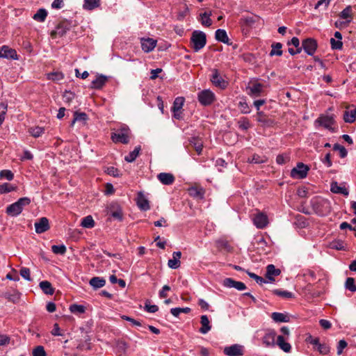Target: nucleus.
Returning a JSON list of instances; mask_svg holds the SVG:
<instances>
[{"label":"nucleus","mask_w":356,"mask_h":356,"mask_svg":"<svg viewBox=\"0 0 356 356\" xmlns=\"http://www.w3.org/2000/svg\"><path fill=\"white\" fill-rule=\"evenodd\" d=\"M30 203V198L26 197H21L17 202L7 207L6 213L10 216H17L22 213L24 207L29 205Z\"/></svg>","instance_id":"f257e3e1"},{"label":"nucleus","mask_w":356,"mask_h":356,"mask_svg":"<svg viewBox=\"0 0 356 356\" xmlns=\"http://www.w3.org/2000/svg\"><path fill=\"white\" fill-rule=\"evenodd\" d=\"M191 41L193 50L197 52L205 46L207 43L206 34L200 31H195L192 33Z\"/></svg>","instance_id":"f03ea898"},{"label":"nucleus","mask_w":356,"mask_h":356,"mask_svg":"<svg viewBox=\"0 0 356 356\" xmlns=\"http://www.w3.org/2000/svg\"><path fill=\"white\" fill-rule=\"evenodd\" d=\"M130 131L128 127H124L118 129L115 133L111 135L112 140L115 143H120L122 144H127L129 142Z\"/></svg>","instance_id":"7ed1b4c3"},{"label":"nucleus","mask_w":356,"mask_h":356,"mask_svg":"<svg viewBox=\"0 0 356 356\" xmlns=\"http://www.w3.org/2000/svg\"><path fill=\"white\" fill-rule=\"evenodd\" d=\"M315 123L318 124V125L323 127L332 132L337 131V128L332 127L334 124V120L332 116L321 115L316 120Z\"/></svg>","instance_id":"20e7f679"},{"label":"nucleus","mask_w":356,"mask_h":356,"mask_svg":"<svg viewBox=\"0 0 356 356\" xmlns=\"http://www.w3.org/2000/svg\"><path fill=\"white\" fill-rule=\"evenodd\" d=\"M212 74L210 78L211 83L218 88L225 89L228 86V82L226 81L223 77L220 75L219 71L217 69L211 70Z\"/></svg>","instance_id":"39448f33"},{"label":"nucleus","mask_w":356,"mask_h":356,"mask_svg":"<svg viewBox=\"0 0 356 356\" xmlns=\"http://www.w3.org/2000/svg\"><path fill=\"white\" fill-rule=\"evenodd\" d=\"M244 347L240 344H234L229 346H226L223 353L227 356H242L244 355Z\"/></svg>","instance_id":"423d86ee"},{"label":"nucleus","mask_w":356,"mask_h":356,"mask_svg":"<svg viewBox=\"0 0 356 356\" xmlns=\"http://www.w3.org/2000/svg\"><path fill=\"white\" fill-rule=\"evenodd\" d=\"M309 168L302 163H298L297 166L291 170V175L293 177L303 179L307 177Z\"/></svg>","instance_id":"0eeeda50"},{"label":"nucleus","mask_w":356,"mask_h":356,"mask_svg":"<svg viewBox=\"0 0 356 356\" xmlns=\"http://www.w3.org/2000/svg\"><path fill=\"white\" fill-rule=\"evenodd\" d=\"M302 47L308 55L312 56L316 52L318 44L316 40L309 38L302 40Z\"/></svg>","instance_id":"6e6552de"},{"label":"nucleus","mask_w":356,"mask_h":356,"mask_svg":"<svg viewBox=\"0 0 356 356\" xmlns=\"http://www.w3.org/2000/svg\"><path fill=\"white\" fill-rule=\"evenodd\" d=\"M214 99L215 95L209 90H204L198 94V100L204 106L211 104Z\"/></svg>","instance_id":"1a4fd4ad"},{"label":"nucleus","mask_w":356,"mask_h":356,"mask_svg":"<svg viewBox=\"0 0 356 356\" xmlns=\"http://www.w3.org/2000/svg\"><path fill=\"white\" fill-rule=\"evenodd\" d=\"M69 30V24L66 22H62L59 23L56 29L51 32V36L53 38H56L57 37L60 38L63 37L67 31Z\"/></svg>","instance_id":"9d476101"},{"label":"nucleus","mask_w":356,"mask_h":356,"mask_svg":"<svg viewBox=\"0 0 356 356\" xmlns=\"http://www.w3.org/2000/svg\"><path fill=\"white\" fill-rule=\"evenodd\" d=\"M264 87V85L259 82H253L247 87V90H249L248 94L252 97H258L263 92Z\"/></svg>","instance_id":"9b49d317"},{"label":"nucleus","mask_w":356,"mask_h":356,"mask_svg":"<svg viewBox=\"0 0 356 356\" xmlns=\"http://www.w3.org/2000/svg\"><path fill=\"white\" fill-rule=\"evenodd\" d=\"M109 213L111 216L115 218L118 220L119 221H122L123 218V213L122 208L117 203H112L110 204L108 207Z\"/></svg>","instance_id":"f8f14e48"},{"label":"nucleus","mask_w":356,"mask_h":356,"mask_svg":"<svg viewBox=\"0 0 356 356\" xmlns=\"http://www.w3.org/2000/svg\"><path fill=\"white\" fill-rule=\"evenodd\" d=\"M223 286L227 288H235L238 291H243L246 289V286L243 282L235 281L232 278H225L223 280Z\"/></svg>","instance_id":"ddd939ff"},{"label":"nucleus","mask_w":356,"mask_h":356,"mask_svg":"<svg viewBox=\"0 0 356 356\" xmlns=\"http://www.w3.org/2000/svg\"><path fill=\"white\" fill-rule=\"evenodd\" d=\"M254 225L259 229H264L268 223V217L263 213H259L253 218Z\"/></svg>","instance_id":"4468645a"},{"label":"nucleus","mask_w":356,"mask_h":356,"mask_svg":"<svg viewBox=\"0 0 356 356\" xmlns=\"http://www.w3.org/2000/svg\"><path fill=\"white\" fill-rule=\"evenodd\" d=\"M0 58L17 60L18 56L15 49L9 48L8 46H3L0 49Z\"/></svg>","instance_id":"2eb2a0df"},{"label":"nucleus","mask_w":356,"mask_h":356,"mask_svg":"<svg viewBox=\"0 0 356 356\" xmlns=\"http://www.w3.org/2000/svg\"><path fill=\"white\" fill-rule=\"evenodd\" d=\"M136 204L142 211H147L150 209L149 200L142 192H139L136 198Z\"/></svg>","instance_id":"dca6fc26"},{"label":"nucleus","mask_w":356,"mask_h":356,"mask_svg":"<svg viewBox=\"0 0 356 356\" xmlns=\"http://www.w3.org/2000/svg\"><path fill=\"white\" fill-rule=\"evenodd\" d=\"M281 270L279 268H276L273 264H269L266 267V277L268 279L269 282L275 281L274 277L280 275Z\"/></svg>","instance_id":"f3484780"},{"label":"nucleus","mask_w":356,"mask_h":356,"mask_svg":"<svg viewBox=\"0 0 356 356\" xmlns=\"http://www.w3.org/2000/svg\"><path fill=\"white\" fill-rule=\"evenodd\" d=\"M35 232L38 234L43 233L49 229V220L45 218H41L38 222L35 223Z\"/></svg>","instance_id":"a211bd4d"},{"label":"nucleus","mask_w":356,"mask_h":356,"mask_svg":"<svg viewBox=\"0 0 356 356\" xmlns=\"http://www.w3.org/2000/svg\"><path fill=\"white\" fill-rule=\"evenodd\" d=\"M156 45V40L152 39V38H146V39H142L141 40V47L142 49L145 52H150L152 51Z\"/></svg>","instance_id":"6ab92c4d"},{"label":"nucleus","mask_w":356,"mask_h":356,"mask_svg":"<svg viewBox=\"0 0 356 356\" xmlns=\"http://www.w3.org/2000/svg\"><path fill=\"white\" fill-rule=\"evenodd\" d=\"M181 252L180 251L174 252L172 254V259L168 260V266L172 269H177L180 266V258Z\"/></svg>","instance_id":"aec40b11"},{"label":"nucleus","mask_w":356,"mask_h":356,"mask_svg":"<svg viewBox=\"0 0 356 356\" xmlns=\"http://www.w3.org/2000/svg\"><path fill=\"white\" fill-rule=\"evenodd\" d=\"M157 178L164 185H170L175 181V177L171 173L161 172L157 175Z\"/></svg>","instance_id":"412c9836"},{"label":"nucleus","mask_w":356,"mask_h":356,"mask_svg":"<svg viewBox=\"0 0 356 356\" xmlns=\"http://www.w3.org/2000/svg\"><path fill=\"white\" fill-rule=\"evenodd\" d=\"M107 76L100 74L98 75L95 80L91 82V88L101 89L107 82Z\"/></svg>","instance_id":"4be33fe9"},{"label":"nucleus","mask_w":356,"mask_h":356,"mask_svg":"<svg viewBox=\"0 0 356 356\" xmlns=\"http://www.w3.org/2000/svg\"><path fill=\"white\" fill-rule=\"evenodd\" d=\"M339 17L341 19H344L350 23L353 18V8L350 6H346L339 14Z\"/></svg>","instance_id":"5701e85b"},{"label":"nucleus","mask_w":356,"mask_h":356,"mask_svg":"<svg viewBox=\"0 0 356 356\" xmlns=\"http://www.w3.org/2000/svg\"><path fill=\"white\" fill-rule=\"evenodd\" d=\"M329 204V202L323 199H315L312 202L313 208L315 210L316 213L320 216L325 215V213L319 208L318 206H327Z\"/></svg>","instance_id":"b1692460"},{"label":"nucleus","mask_w":356,"mask_h":356,"mask_svg":"<svg viewBox=\"0 0 356 356\" xmlns=\"http://www.w3.org/2000/svg\"><path fill=\"white\" fill-rule=\"evenodd\" d=\"M330 191L333 193L343 194L345 196L348 195V191L345 188L338 185L337 181H332L330 184Z\"/></svg>","instance_id":"393cba45"},{"label":"nucleus","mask_w":356,"mask_h":356,"mask_svg":"<svg viewBox=\"0 0 356 356\" xmlns=\"http://www.w3.org/2000/svg\"><path fill=\"white\" fill-rule=\"evenodd\" d=\"M200 323L202 325L199 330L200 333L207 334L211 330V326L210 325V322L207 315H202L201 316Z\"/></svg>","instance_id":"a878e982"},{"label":"nucleus","mask_w":356,"mask_h":356,"mask_svg":"<svg viewBox=\"0 0 356 356\" xmlns=\"http://www.w3.org/2000/svg\"><path fill=\"white\" fill-rule=\"evenodd\" d=\"M268 158L264 154H254L248 159V162L255 164H261L267 162Z\"/></svg>","instance_id":"bb28decb"},{"label":"nucleus","mask_w":356,"mask_h":356,"mask_svg":"<svg viewBox=\"0 0 356 356\" xmlns=\"http://www.w3.org/2000/svg\"><path fill=\"white\" fill-rule=\"evenodd\" d=\"M275 332H271L265 334L263 338V343L267 346H274L275 344Z\"/></svg>","instance_id":"cd10ccee"},{"label":"nucleus","mask_w":356,"mask_h":356,"mask_svg":"<svg viewBox=\"0 0 356 356\" xmlns=\"http://www.w3.org/2000/svg\"><path fill=\"white\" fill-rule=\"evenodd\" d=\"M356 119V108L346 110L343 113V120L347 123H353Z\"/></svg>","instance_id":"c85d7f7f"},{"label":"nucleus","mask_w":356,"mask_h":356,"mask_svg":"<svg viewBox=\"0 0 356 356\" xmlns=\"http://www.w3.org/2000/svg\"><path fill=\"white\" fill-rule=\"evenodd\" d=\"M277 345L284 352L289 353L291 349V345L286 342L284 337L282 335H279L277 338Z\"/></svg>","instance_id":"c756f323"},{"label":"nucleus","mask_w":356,"mask_h":356,"mask_svg":"<svg viewBox=\"0 0 356 356\" xmlns=\"http://www.w3.org/2000/svg\"><path fill=\"white\" fill-rule=\"evenodd\" d=\"M190 144L195 149L197 154H200L202 153L203 142L201 138L193 137L190 140Z\"/></svg>","instance_id":"7c9ffc66"},{"label":"nucleus","mask_w":356,"mask_h":356,"mask_svg":"<svg viewBox=\"0 0 356 356\" xmlns=\"http://www.w3.org/2000/svg\"><path fill=\"white\" fill-rule=\"evenodd\" d=\"M216 39L225 44H229V38L226 31L224 29H218L215 33Z\"/></svg>","instance_id":"2f4dec72"},{"label":"nucleus","mask_w":356,"mask_h":356,"mask_svg":"<svg viewBox=\"0 0 356 356\" xmlns=\"http://www.w3.org/2000/svg\"><path fill=\"white\" fill-rule=\"evenodd\" d=\"M89 283L94 289H96L103 287L106 284V280L99 277H94L90 280Z\"/></svg>","instance_id":"473e14b6"},{"label":"nucleus","mask_w":356,"mask_h":356,"mask_svg":"<svg viewBox=\"0 0 356 356\" xmlns=\"http://www.w3.org/2000/svg\"><path fill=\"white\" fill-rule=\"evenodd\" d=\"M140 146H136L134 149L124 157V160L128 163H131L136 160L140 152Z\"/></svg>","instance_id":"72a5a7b5"},{"label":"nucleus","mask_w":356,"mask_h":356,"mask_svg":"<svg viewBox=\"0 0 356 356\" xmlns=\"http://www.w3.org/2000/svg\"><path fill=\"white\" fill-rule=\"evenodd\" d=\"M100 6V0H84L83 7L85 10H92Z\"/></svg>","instance_id":"f704fd0d"},{"label":"nucleus","mask_w":356,"mask_h":356,"mask_svg":"<svg viewBox=\"0 0 356 356\" xmlns=\"http://www.w3.org/2000/svg\"><path fill=\"white\" fill-rule=\"evenodd\" d=\"M40 287L45 294L52 295L54 293L51 284L48 281L41 282L40 283Z\"/></svg>","instance_id":"c9c22d12"},{"label":"nucleus","mask_w":356,"mask_h":356,"mask_svg":"<svg viewBox=\"0 0 356 356\" xmlns=\"http://www.w3.org/2000/svg\"><path fill=\"white\" fill-rule=\"evenodd\" d=\"M271 47H272V49L269 54V55L270 56H280L282 55V53H283V51L282 50V44L280 42L273 43L271 44Z\"/></svg>","instance_id":"e433bc0d"},{"label":"nucleus","mask_w":356,"mask_h":356,"mask_svg":"<svg viewBox=\"0 0 356 356\" xmlns=\"http://www.w3.org/2000/svg\"><path fill=\"white\" fill-rule=\"evenodd\" d=\"M47 16V11L44 8H40L33 16V19L37 22H43Z\"/></svg>","instance_id":"4c0bfd02"},{"label":"nucleus","mask_w":356,"mask_h":356,"mask_svg":"<svg viewBox=\"0 0 356 356\" xmlns=\"http://www.w3.org/2000/svg\"><path fill=\"white\" fill-rule=\"evenodd\" d=\"M271 318L275 322H288L289 321V317L282 313L273 312L271 315Z\"/></svg>","instance_id":"58836bf2"},{"label":"nucleus","mask_w":356,"mask_h":356,"mask_svg":"<svg viewBox=\"0 0 356 356\" xmlns=\"http://www.w3.org/2000/svg\"><path fill=\"white\" fill-rule=\"evenodd\" d=\"M184 101H185V99L182 97H177L173 102L172 111H180L182 108L184 104Z\"/></svg>","instance_id":"ea45409f"},{"label":"nucleus","mask_w":356,"mask_h":356,"mask_svg":"<svg viewBox=\"0 0 356 356\" xmlns=\"http://www.w3.org/2000/svg\"><path fill=\"white\" fill-rule=\"evenodd\" d=\"M95 221L91 216H88L82 219L81 225L84 228H92L95 227Z\"/></svg>","instance_id":"a19ab883"},{"label":"nucleus","mask_w":356,"mask_h":356,"mask_svg":"<svg viewBox=\"0 0 356 356\" xmlns=\"http://www.w3.org/2000/svg\"><path fill=\"white\" fill-rule=\"evenodd\" d=\"M211 13L207 12L200 14L201 23L203 26L209 27L212 24V20L210 18Z\"/></svg>","instance_id":"79ce46f5"},{"label":"nucleus","mask_w":356,"mask_h":356,"mask_svg":"<svg viewBox=\"0 0 356 356\" xmlns=\"http://www.w3.org/2000/svg\"><path fill=\"white\" fill-rule=\"evenodd\" d=\"M88 119V116L85 113H79L77 111L74 113V119L71 123V126H74L76 121L86 122Z\"/></svg>","instance_id":"37998d69"},{"label":"nucleus","mask_w":356,"mask_h":356,"mask_svg":"<svg viewBox=\"0 0 356 356\" xmlns=\"http://www.w3.org/2000/svg\"><path fill=\"white\" fill-rule=\"evenodd\" d=\"M47 79L53 81H58L64 78V75L62 72H54L47 74Z\"/></svg>","instance_id":"c03bdc74"},{"label":"nucleus","mask_w":356,"mask_h":356,"mask_svg":"<svg viewBox=\"0 0 356 356\" xmlns=\"http://www.w3.org/2000/svg\"><path fill=\"white\" fill-rule=\"evenodd\" d=\"M190 312H191V309L189 307H184V308L175 307V308H172L170 309L171 314L175 317H178L181 313L188 314Z\"/></svg>","instance_id":"a18cd8bd"},{"label":"nucleus","mask_w":356,"mask_h":356,"mask_svg":"<svg viewBox=\"0 0 356 356\" xmlns=\"http://www.w3.org/2000/svg\"><path fill=\"white\" fill-rule=\"evenodd\" d=\"M70 311L73 314H83L86 312V307L83 305L73 304L70 305Z\"/></svg>","instance_id":"49530a36"},{"label":"nucleus","mask_w":356,"mask_h":356,"mask_svg":"<svg viewBox=\"0 0 356 356\" xmlns=\"http://www.w3.org/2000/svg\"><path fill=\"white\" fill-rule=\"evenodd\" d=\"M16 187L8 183H4L0 185V194H4L15 191Z\"/></svg>","instance_id":"de8ad7c7"},{"label":"nucleus","mask_w":356,"mask_h":356,"mask_svg":"<svg viewBox=\"0 0 356 356\" xmlns=\"http://www.w3.org/2000/svg\"><path fill=\"white\" fill-rule=\"evenodd\" d=\"M345 287L346 289L351 292L356 291V285L355 284V280L353 277H348L345 283Z\"/></svg>","instance_id":"09e8293b"},{"label":"nucleus","mask_w":356,"mask_h":356,"mask_svg":"<svg viewBox=\"0 0 356 356\" xmlns=\"http://www.w3.org/2000/svg\"><path fill=\"white\" fill-rule=\"evenodd\" d=\"M29 132L32 136L38 138L44 133V128L40 127H32L29 129Z\"/></svg>","instance_id":"8fccbe9b"},{"label":"nucleus","mask_w":356,"mask_h":356,"mask_svg":"<svg viewBox=\"0 0 356 356\" xmlns=\"http://www.w3.org/2000/svg\"><path fill=\"white\" fill-rule=\"evenodd\" d=\"M238 108L241 113L244 114L250 113L251 110L245 100L240 101L238 103Z\"/></svg>","instance_id":"3c124183"},{"label":"nucleus","mask_w":356,"mask_h":356,"mask_svg":"<svg viewBox=\"0 0 356 356\" xmlns=\"http://www.w3.org/2000/svg\"><path fill=\"white\" fill-rule=\"evenodd\" d=\"M333 149L334 151H339V156L341 158H345L347 156L348 152H347L346 149L343 146H342L339 144H337V143L334 144L333 145Z\"/></svg>","instance_id":"603ef678"},{"label":"nucleus","mask_w":356,"mask_h":356,"mask_svg":"<svg viewBox=\"0 0 356 356\" xmlns=\"http://www.w3.org/2000/svg\"><path fill=\"white\" fill-rule=\"evenodd\" d=\"M273 293L278 296L284 298H293V294L291 292L286 291H282V290L276 289V290L273 291Z\"/></svg>","instance_id":"864d4df0"},{"label":"nucleus","mask_w":356,"mask_h":356,"mask_svg":"<svg viewBox=\"0 0 356 356\" xmlns=\"http://www.w3.org/2000/svg\"><path fill=\"white\" fill-rule=\"evenodd\" d=\"M51 250L56 254H64L66 252V247L64 245H52Z\"/></svg>","instance_id":"5fc2aeb1"},{"label":"nucleus","mask_w":356,"mask_h":356,"mask_svg":"<svg viewBox=\"0 0 356 356\" xmlns=\"http://www.w3.org/2000/svg\"><path fill=\"white\" fill-rule=\"evenodd\" d=\"M75 94L71 91H65L63 95V99L65 103L70 104L74 98Z\"/></svg>","instance_id":"6e6d98bb"},{"label":"nucleus","mask_w":356,"mask_h":356,"mask_svg":"<svg viewBox=\"0 0 356 356\" xmlns=\"http://www.w3.org/2000/svg\"><path fill=\"white\" fill-rule=\"evenodd\" d=\"M0 177L5 178L8 181H11L14 178V175L9 170H3L0 172Z\"/></svg>","instance_id":"4d7b16f0"},{"label":"nucleus","mask_w":356,"mask_h":356,"mask_svg":"<svg viewBox=\"0 0 356 356\" xmlns=\"http://www.w3.org/2000/svg\"><path fill=\"white\" fill-rule=\"evenodd\" d=\"M33 356H46L44 348L42 346H37L33 350Z\"/></svg>","instance_id":"13d9d810"},{"label":"nucleus","mask_w":356,"mask_h":356,"mask_svg":"<svg viewBox=\"0 0 356 356\" xmlns=\"http://www.w3.org/2000/svg\"><path fill=\"white\" fill-rule=\"evenodd\" d=\"M106 172L108 175L113 176L114 177H118L120 176L119 170L113 166L107 168Z\"/></svg>","instance_id":"bf43d9fd"},{"label":"nucleus","mask_w":356,"mask_h":356,"mask_svg":"<svg viewBox=\"0 0 356 356\" xmlns=\"http://www.w3.org/2000/svg\"><path fill=\"white\" fill-rule=\"evenodd\" d=\"M20 275L25 280L30 281L31 280L30 276V270L28 268L23 267L20 269Z\"/></svg>","instance_id":"052dcab7"},{"label":"nucleus","mask_w":356,"mask_h":356,"mask_svg":"<svg viewBox=\"0 0 356 356\" xmlns=\"http://www.w3.org/2000/svg\"><path fill=\"white\" fill-rule=\"evenodd\" d=\"M330 43L332 48L334 49H341L343 46V43L341 40H335L334 38H331Z\"/></svg>","instance_id":"680f3d73"},{"label":"nucleus","mask_w":356,"mask_h":356,"mask_svg":"<svg viewBox=\"0 0 356 356\" xmlns=\"http://www.w3.org/2000/svg\"><path fill=\"white\" fill-rule=\"evenodd\" d=\"M145 308L149 313H155L159 310V307L155 305H150L149 302H145Z\"/></svg>","instance_id":"e2e57ef3"},{"label":"nucleus","mask_w":356,"mask_h":356,"mask_svg":"<svg viewBox=\"0 0 356 356\" xmlns=\"http://www.w3.org/2000/svg\"><path fill=\"white\" fill-rule=\"evenodd\" d=\"M239 127L240 129L243 130H247L248 129H249L250 127V123L249 120L246 118L241 120L239 122Z\"/></svg>","instance_id":"0e129e2a"},{"label":"nucleus","mask_w":356,"mask_h":356,"mask_svg":"<svg viewBox=\"0 0 356 356\" xmlns=\"http://www.w3.org/2000/svg\"><path fill=\"white\" fill-rule=\"evenodd\" d=\"M7 111V104L5 103H0V118L4 121L5 115Z\"/></svg>","instance_id":"69168bd1"},{"label":"nucleus","mask_w":356,"mask_h":356,"mask_svg":"<svg viewBox=\"0 0 356 356\" xmlns=\"http://www.w3.org/2000/svg\"><path fill=\"white\" fill-rule=\"evenodd\" d=\"M318 350L321 354L326 355L330 352V347L326 344H318Z\"/></svg>","instance_id":"338daca9"},{"label":"nucleus","mask_w":356,"mask_h":356,"mask_svg":"<svg viewBox=\"0 0 356 356\" xmlns=\"http://www.w3.org/2000/svg\"><path fill=\"white\" fill-rule=\"evenodd\" d=\"M347 346V343L345 340H340L337 346V354L341 355L343 350Z\"/></svg>","instance_id":"774afa93"}]
</instances>
